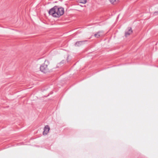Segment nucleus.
<instances>
[{
	"instance_id": "obj_1",
	"label": "nucleus",
	"mask_w": 158,
	"mask_h": 158,
	"mask_svg": "<svg viewBox=\"0 0 158 158\" xmlns=\"http://www.w3.org/2000/svg\"><path fill=\"white\" fill-rule=\"evenodd\" d=\"M64 12L63 8L58 7L57 6H55L48 11L49 14L54 17H60L64 14Z\"/></svg>"
},
{
	"instance_id": "obj_2",
	"label": "nucleus",
	"mask_w": 158,
	"mask_h": 158,
	"mask_svg": "<svg viewBox=\"0 0 158 158\" xmlns=\"http://www.w3.org/2000/svg\"><path fill=\"white\" fill-rule=\"evenodd\" d=\"M40 71L44 73L49 72L51 69L49 66V62L48 60H45L44 63L40 67Z\"/></svg>"
},
{
	"instance_id": "obj_3",
	"label": "nucleus",
	"mask_w": 158,
	"mask_h": 158,
	"mask_svg": "<svg viewBox=\"0 0 158 158\" xmlns=\"http://www.w3.org/2000/svg\"><path fill=\"white\" fill-rule=\"evenodd\" d=\"M132 32V31L131 28H128L125 31V36L127 37L130 35Z\"/></svg>"
},
{
	"instance_id": "obj_4",
	"label": "nucleus",
	"mask_w": 158,
	"mask_h": 158,
	"mask_svg": "<svg viewBox=\"0 0 158 158\" xmlns=\"http://www.w3.org/2000/svg\"><path fill=\"white\" fill-rule=\"evenodd\" d=\"M50 130V127L49 126L47 125L45 126L44 128V131L43 132V135H46L49 132Z\"/></svg>"
},
{
	"instance_id": "obj_5",
	"label": "nucleus",
	"mask_w": 158,
	"mask_h": 158,
	"mask_svg": "<svg viewBox=\"0 0 158 158\" xmlns=\"http://www.w3.org/2000/svg\"><path fill=\"white\" fill-rule=\"evenodd\" d=\"M103 31H100L97 32V33H95L94 35V36L97 38H98L99 37L103 36Z\"/></svg>"
},
{
	"instance_id": "obj_6",
	"label": "nucleus",
	"mask_w": 158,
	"mask_h": 158,
	"mask_svg": "<svg viewBox=\"0 0 158 158\" xmlns=\"http://www.w3.org/2000/svg\"><path fill=\"white\" fill-rule=\"evenodd\" d=\"M85 41H79L77 42L75 44V46H79L81 45L84 43Z\"/></svg>"
},
{
	"instance_id": "obj_7",
	"label": "nucleus",
	"mask_w": 158,
	"mask_h": 158,
	"mask_svg": "<svg viewBox=\"0 0 158 158\" xmlns=\"http://www.w3.org/2000/svg\"><path fill=\"white\" fill-rule=\"evenodd\" d=\"M87 0H79V2L80 3L85 4L87 2Z\"/></svg>"
},
{
	"instance_id": "obj_8",
	"label": "nucleus",
	"mask_w": 158,
	"mask_h": 158,
	"mask_svg": "<svg viewBox=\"0 0 158 158\" xmlns=\"http://www.w3.org/2000/svg\"><path fill=\"white\" fill-rule=\"evenodd\" d=\"M111 3H113L116 1V0H109Z\"/></svg>"
},
{
	"instance_id": "obj_9",
	"label": "nucleus",
	"mask_w": 158,
	"mask_h": 158,
	"mask_svg": "<svg viewBox=\"0 0 158 158\" xmlns=\"http://www.w3.org/2000/svg\"><path fill=\"white\" fill-rule=\"evenodd\" d=\"M156 13H158V12H155V13H154V14H155V15H156Z\"/></svg>"
},
{
	"instance_id": "obj_10",
	"label": "nucleus",
	"mask_w": 158,
	"mask_h": 158,
	"mask_svg": "<svg viewBox=\"0 0 158 158\" xmlns=\"http://www.w3.org/2000/svg\"><path fill=\"white\" fill-rule=\"evenodd\" d=\"M64 60H62V61H61V63H62H62H64V62H64Z\"/></svg>"
},
{
	"instance_id": "obj_11",
	"label": "nucleus",
	"mask_w": 158,
	"mask_h": 158,
	"mask_svg": "<svg viewBox=\"0 0 158 158\" xmlns=\"http://www.w3.org/2000/svg\"><path fill=\"white\" fill-rule=\"evenodd\" d=\"M67 60L68 61V58L67 59Z\"/></svg>"
}]
</instances>
